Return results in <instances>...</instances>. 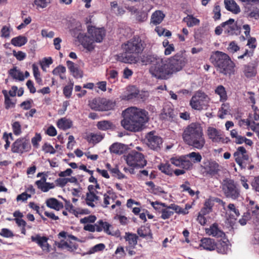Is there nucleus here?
Masks as SVG:
<instances>
[{
  "label": "nucleus",
  "mask_w": 259,
  "mask_h": 259,
  "mask_svg": "<svg viewBox=\"0 0 259 259\" xmlns=\"http://www.w3.org/2000/svg\"><path fill=\"white\" fill-rule=\"evenodd\" d=\"M123 119L121 121L123 127L129 131H141L149 120L148 112L144 109L131 107L124 110Z\"/></svg>",
  "instance_id": "f257e3e1"
},
{
  "label": "nucleus",
  "mask_w": 259,
  "mask_h": 259,
  "mask_svg": "<svg viewBox=\"0 0 259 259\" xmlns=\"http://www.w3.org/2000/svg\"><path fill=\"white\" fill-rule=\"evenodd\" d=\"M146 44L140 37L135 36L122 45L124 51L115 56L118 61L129 64H135L139 61V54L142 53Z\"/></svg>",
  "instance_id": "f03ea898"
},
{
  "label": "nucleus",
  "mask_w": 259,
  "mask_h": 259,
  "mask_svg": "<svg viewBox=\"0 0 259 259\" xmlns=\"http://www.w3.org/2000/svg\"><path fill=\"white\" fill-rule=\"evenodd\" d=\"M182 137L188 145L201 149L205 143L202 127L198 123H192L184 130Z\"/></svg>",
  "instance_id": "7ed1b4c3"
},
{
  "label": "nucleus",
  "mask_w": 259,
  "mask_h": 259,
  "mask_svg": "<svg viewBox=\"0 0 259 259\" xmlns=\"http://www.w3.org/2000/svg\"><path fill=\"white\" fill-rule=\"evenodd\" d=\"M187 63L186 58L182 55L177 54L168 60H163L162 69L154 72L159 79H166L172 73L181 70Z\"/></svg>",
  "instance_id": "20e7f679"
},
{
  "label": "nucleus",
  "mask_w": 259,
  "mask_h": 259,
  "mask_svg": "<svg viewBox=\"0 0 259 259\" xmlns=\"http://www.w3.org/2000/svg\"><path fill=\"white\" fill-rule=\"evenodd\" d=\"M210 59L220 73L229 76L234 74L235 64L226 53L216 51L211 55Z\"/></svg>",
  "instance_id": "39448f33"
},
{
  "label": "nucleus",
  "mask_w": 259,
  "mask_h": 259,
  "mask_svg": "<svg viewBox=\"0 0 259 259\" xmlns=\"http://www.w3.org/2000/svg\"><path fill=\"white\" fill-rule=\"evenodd\" d=\"M141 61L144 65L152 64L149 70L150 72L153 76L159 79V76L157 75L154 71L157 69L161 71L163 59L154 55L145 54L141 57Z\"/></svg>",
  "instance_id": "423d86ee"
},
{
  "label": "nucleus",
  "mask_w": 259,
  "mask_h": 259,
  "mask_svg": "<svg viewBox=\"0 0 259 259\" xmlns=\"http://www.w3.org/2000/svg\"><path fill=\"white\" fill-rule=\"evenodd\" d=\"M222 189L224 195L228 198L236 200L240 196V190L232 179L226 178L223 180Z\"/></svg>",
  "instance_id": "0eeeda50"
},
{
  "label": "nucleus",
  "mask_w": 259,
  "mask_h": 259,
  "mask_svg": "<svg viewBox=\"0 0 259 259\" xmlns=\"http://www.w3.org/2000/svg\"><path fill=\"white\" fill-rule=\"evenodd\" d=\"M209 98L204 93L197 91L190 100V105L195 110H206L209 106Z\"/></svg>",
  "instance_id": "6e6552de"
},
{
  "label": "nucleus",
  "mask_w": 259,
  "mask_h": 259,
  "mask_svg": "<svg viewBox=\"0 0 259 259\" xmlns=\"http://www.w3.org/2000/svg\"><path fill=\"white\" fill-rule=\"evenodd\" d=\"M124 159L128 165L136 168H141L147 164V161L143 154L136 151H132L124 156Z\"/></svg>",
  "instance_id": "1a4fd4ad"
},
{
  "label": "nucleus",
  "mask_w": 259,
  "mask_h": 259,
  "mask_svg": "<svg viewBox=\"0 0 259 259\" xmlns=\"http://www.w3.org/2000/svg\"><path fill=\"white\" fill-rule=\"evenodd\" d=\"M200 170L204 176H214L220 171L219 164L215 161L204 159L200 166Z\"/></svg>",
  "instance_id": "9d476101"
},
{
  "label": "nucleus",
  "mask_w": 259,
  "mask_h": 259,
  "mask_svg": "<svg viewBox=\"0 0 259 259\" xmlns=\"http://www.w3.org/2000/svg\"><path fill=\"white\" fill-rule=\"evenodd\" d=\"M146 144L152 150L158 151L161 149L163 141L162 138L155 134L154 131L148 133L146 136Z\"/></svg>",
  "instance_id": "9b49d317"
},
{
  "label": "nucleus",
  "mask_w": 259,
  "mask_h": 259,
  "mask_svg": "<svg viewBox=\"0 0 259 259\" xmlns=\"http://www.w3.org/2000/svg\"><path fill=\"white\" fill-rule=\"evenodd\" d=\"M30 148L29 140L25 137L17 139L13 144L12 151L14 153H23L28 151Z\"/></svg>",
  "instance_id": "f8f14e48"
},
{
  "label": "nucleus",
  "mask_w": 259,
  "mask_h": 259,
  "mask_svg": "<svg viewBox=\"0 0 259 259\" xmlns=\"http://www.w3.org/2000/svg\"><path fill=\"white\" fill-rule=\"evenodd\" d=\"M235 161L241 168H244L246 165L244 161H249V157L247 154V151L243 147H239L236 151L234 153Z\"/></svg>",
  "instance_id": "ddd939ff"
},
{
  "label": "nucleus",
  "mask_w": 259,
  "mask_h": 259,
  "mask_svg": "<svg viewBox=\"0 0 259 259\" xmlns=\"http://www.w3.org/2000/svg\"><path fill=\"white\" fill-rule=\"evenodd\" d=\"M207 134L210 139L213 142H222L223 143H227L230 141L228 138H224L222 137L221 132L213 127H208L207 130Z\"/></svg>",
  "instance_id": "4468645a"
},
{
  "label": "nucleus",
  "mask_w": 259,
  "mask_h": 259,
  "mask_svg": "<svg viewBox=\"0 0 259 259\" xmlns=\"http://www.w3.org/2000/svg\"><path fill=\"white\" fill-rule=\"evenodd\" d=\"M32 242L36 243L42 250L46 252L50 251L51 246L48 243V238L46 236H41L39 234H36L31 237Z\"/></svg>",
  "instance_id": "2eb2a0df"
},
{
  "label": "nucleus",
  "mask_w": 259,
  "mask_h": 259,
  "mask_svg": "<svg viewBox=\"0 0 259 259\" xmlns=\"http://www.w3.org/2000/svg\"><path fill=\"white\" fill-rule=\"evenodd\" d=\"M222 26L224 29L225 33L229 35L236 33L240 29L235 23L234 19L230 18L228 21L222 23Z\"/></svg>",
  "instance_id": "dca6fc26"
},
{
  "label": "nucleus",
  "mask_w": 259,
  "mask_h": 259,
  "mask_svg": "<svg viewBox=\"0 0 259 259\" xmlns=\"http://www.w3.org/2000/svg\"><path fill=\"white\" fill-rule=\"evenodd\" d=\"M88 32L94 41L100 42L105 35L103 28H97L95 27H88Z\"/></svg>",
  "instance_id": "f3484780"
},
{
  "label": "nucleus",
  "mask_w": 259,
  "mask_h": 259,
  "mask_svg": "<svg viewBox=\"0 0 259 259\" xmlns=\"http://www.w3.org/2000/svg\"><path fill=\"white\" fill-rule=\"evenodd\" d=\"M77 38L83 47L89 51H91L94 48L93 45L94 40L91 36H87L80 33L77 36Z\"/></svg>",
  "instance_id": "a211bd4d"
},
{
  "label": "nucleus",
  "mask_w": 259,
  "mask_h": 259,
  "mask_svg": "<svg viewBox=\"0 0 259 259\" xmlns=\"http://www.w3.org/2000/svg\"><path fill=\"white\" fill-rule=\"evenodd\" d=\"M206 232L209 235L217 238H223L225 236V234L219 228L217 224H213L209 228L206 229Z\"/></svg>",
  "instance_id": "6ab92c4d"
},
{
  "label": "nucleus",
  "mask_w": 259,
  "mask_h": 259,
  "mask_svg": "<svg viewBox=\"0 0 259 259\" xmlns=\"http://www.w3.org/2000/svg\"><path fill=\"white\" fill-rule=\"evenodd\" d=\"M46 180V178L44 176L40 180L35 182L38 188L45 192H48L50 189L54 187V185L53 183H47Z\"/></svg>",
  "instance_id": "aec40b11"
},
{
  "label": "nucleus",
  "mask_w": 259,
  "mask_h": 259,
  "mask_svg": "<svg viewBox=\"0 0 259 259\" xmlns=\"http://www.w3.org/2000/svg\"><path fill=\"white\" fill-rule=\"evenodd\" d=\"M204 249L212 251L214 250L216 248V243L214 240L209 238H203L201 240V244L200 245Z\"/></svg>",
  "instance_id": "412c9836"
},
{
  "label": "nucleus",
  "mask_w": 259,
  "mask_h": 259,
  "mask_svg": "<svg viewBox=\"0 0 259 259\" xmlns=\"http://www.w3.org/2000/svg\"><path fill=\"white\" fill-rule=\"evenodd\" d=\"M127 149L126 145L118 143L113 144L109 148L110 152L118 155L124 153Z\"/></svg>",
  "instance_id": "4be33fe9"
},
{
  "label": "nucleus",
  "mask_w": 259,
  "mask_h": 259,
  "mask_svg": "<svg viewBox=\"0 0 259 259\" xmlns=\"http://www.w3.org/2000/svg\"><path fill=\"white\" fill-rule=\"evenodd\" d=\"M46 203L48 207L56 210L58 211L63 208V203L54 198H51L47 199Z\"/></svg>",
  "instance_id": "5701e85b"
},
{
  "label": "nucleus",
  "mask_w": 259,
  "mask_h": 259,
  "mask_svg": "<svg viewBox=\"0 0 259 259\" xmlns=\"http://www.w3.org/2000/svg\"><path fill=\"white\" fill-rule=\"evenodd\" d=\"M224 3L226 8L234 14L240 12V8L234 0H225Z\"/></svg>",
  "instance_id": "b1692460"
},
{
  "label": "nucleus",
  "mask_w": 259,
  "mask_h": 259,
  "mask_svg": "<svg viewBox=\"0 0 259 259\" xmlns=\"http://www.w3.org/2000/svg\"><path fill=\"white\" fill-rule=\"evenodd\" d=\"M165 15L161 11H156L151 16V23L154 25L160 24L163 20Z\"/></svg>",
  "instance_id": "393cba45"
},
{
  "label": "nucleus",
  "mask_w": 259,
  "mask_h": 259,
  "mask_svg": "<svg viewBox=\"0 0 259 259\" xmlns=\"http://www.w3.org/2000/svg\"><path fill=\"white\" fill-rule=\"evenodd\" d=\"M99 200V197L96 195L94 192H87L86 194L85 201L89 206L93 208L95 207L94 202Z\"/></svg>",
  "instance_id": "a878e982"
},
{
  "label": "nucleus",
  "mask_w": 259,
  "mask_h": 259,
  "mask_svg": "<svg viewBox=\"0 0 259 259\" xmlns=\"http://www.w3.org/2000/svg\"><path fill=\"white\" fill-rule=\"evenodd\" d=\"M101 111L112 109L115 106V102L106 98H101Z\"/></svg>",
  "instance_id": "bb28decb"
},
{
  "label": "nucleus",
  "mask_w": 259,
  "mask_h": 259,
  "mask_svg": "<svg viewBox=\"0 0 259 259\" xmlns=\"http://www.w3.org/2000/svg\"><path fill=\"white\" fill-rule=\"evenodd\" d=\"M243 73L246 77L250 78L256 75V69L252 65H245L244 66Z\"/></svg>",
  "instance_id": "cd10ccee"
},
{
  "label": "nucleus",
  "mask_w": 259,
  "mask_h": 259,
  "mask_svg": "<svg viewBox=\"0 0 259 259\" xmlns=\"http://www.w3.org/2000/svg\"><path fill=\"white\" fill-rule=\"evenodd\" d=\"M57 126L59 128L65 130L71 127L72 122L68 119L62 118L58 121Z\"/></svg>",
  "instance_id": "c85d7f7f"
},
{
  "label": "nucleus",
  "mask_w": 259,
  "mask_h": 259,
  "mask_svg": "<svg viewBox=\"0 0 259 259\" xmlns=\"http://www.w3.org/2000/svg\"><path fill=\"white\" fill-rule=\"evenodd\" d=\"M124 238L126 241L128 242L129 246L134 248L137 244L138 236L135 234L130 233H126Z\"/></svg>",
  "instance_id": "c756f323"
},
{
  "label": "nucleus",
  "mask_w": 259,
  "mask_h": 259,
  "mask_svg": "<svg viewBox=\"0 0 259 259\" xmlns=\"http://www.w3.org/2000/svg\"><path fill=\"white\" fill-rule=\"evenodd\" d=\"M27 41L25 36L19 35L12 39L11 44L16 47H21L24 45Z\"/></svg>",
  "instance_id": "7c9ffc66"
},
{
  "label": "nucleus",
  "mask_w": 259,
  "mask_h": 259,
  "mask_svg": "<svg viewBox=\"0 0 259 259\" xmlns=\"http://www.w3.org/2000/svg\"><path fill=\"white\" fill-rule=\"evenodd\" d=\"M97 126L99 130L106 131L114 127L113 124L108 120H102L97 123Z\"/></svg>",
  "instance_id": "2f4dec72"
},
{
  "label": "nucleus",
  "mask_w": 259,
  "mask_h": 259,
  "mask_svg": "<svg viewBox=\"0 0 259 259\" xmlns=\"http://www.w3.org/2000/svg\"><path fill=\"white\" fill-rule=\"evenodd\" d=\"M58 247L62 249H66L68 251H72L76 249V246L75 244L69 243L64 240H61L58 244Z\"/></svg>",
  "instance_id": "473e14b6"
},
{
  "label": "nucleus",
  "mask_w": 259,
  "mask_h": 259,
  "mask_svg": "<svg viewBox=\"0 0 259 259\" xmlns=\"http://www.w3.org/2000/svg\"><path fill=\"white\" fill-rule=\"evenodd\" d=\"M183 21L186 23L188 27H193L195 25H198L200 22L199 19L190 15H188L186 17H185L183 19Z\"/></svg>",
  "instance_id": "72a5a7b5"
},
{
  "label": "nucleus",
  "mask_w": 259,
  "mask_h": 259,
  "mask_svg": "<svg viewBox=\"0 0 259 259\" xmlns=\"http://www.w3.org/2000/svg\"><path fill=\"white\" fill-rule=\"evenodd\" d=\"M215 93L220 96L221 101H225L227 99L225 88L222 85H219L215 90Z\"/></svg>",
  "instance_id": "f704fd0d"
},
{
  "label": "nucleus",
  "mask_w": 259,
  "mask_h": 259,
  "mask_svg": "<svg viewBox=\"0 0 259 259\" xmlns=\"http://www.w3.org/2000/svg\"><path fill=\"white\" fill-rule=\"evenodd\" d=\"M213 205L212 200L208 199L206 200L204 207L201 209V214H206L211 211L212 207Z\"/></svg>",
  "instance_id": "c9c22d12"
},
{
  "label": "nucleus",
  "mask_w": 259,
  "mask_h": 259,
  "mask_svg": "<svg viewBox=\"0 0 259 259\" xmlns=\"http://www.w3.org/2000/svg\"><path fill=\"white\" fill-rule=\"evenodd\" d=\"M10 75L14 79H18L22 81L24 79L23 73L19 70L17 69L16 67H14L9 71Z\"/></svg>",
  "instance_id": "e433bc0d"
},
{
  "label": "nucleus",
  "mask_w": 259,
  "mask_h": 259,
  "mask_svg": "<svg viewBox=\"0 0 259 259\" xmlns=\"http://www.w3.org/2000/svg\"><path fill=\"white\" fill-rule=\"evenodd\" d=\"M137 233L142 238L147 236H150V238H152V234L149 227L142 226L138 229Z\"/></svg>",
  "instance_id": "4c0bfd02"
},
{
  "label": "nucleus",
  "mask_w": 259,
  "mask_h": 259,
  "mask_svg": "<svg viewBox=\"0 0 259 259\" xmlns=\"http://www.w3.org/2000/svg\"><path fill=\"white\" fill-rule=\"evenodd\" d=\"M171 163L176 166H185V164L188 165V167H192V163L188 160H180L179 159L171 158Z\"/></svg>",
  "instance_id": "58836bf2"
},
{
  "label": "nucleus",
  "mask_w": 259,
  "mask_h": 259,
  "mask_svg": "<svg viewBox=\"0 0 259 259\" xmlns=\"http://www.w3.org/2000/svg\"><path fill=\"white\" fill-rule=\"evenodd\" d=\"M101 98H95L89 102V105L93 110L101 111Z\"/></svg>",
  "instance_id": "ea45409f"
},
{
  "label": "nucleus",
  "mask_w": 259,
  "mask_h": 259,
  "mask_svg": "<svg viewBox=\"0 0 259 259\" xmlns=\"http://www.w3.org/2000/svg\"><path fill=\"white\" fill-rule=\"evenodd\" d=\"M217 251L219 253L226 254L228 252L229 249V245L226 242L223 241L220 242L217 245H216V248Z\"/></svg>",
  "instance_id": "a19ab883"
},
{
  "label": "nucleus",
  "mask_w": 259,
  "mask_h": 259,
  "mask_svg": "<svg viewBox=\"0 0 259 259\" xmlns=\"http://www.w3.org/2000/svg\"><path fill=\"white\" fill-rule=\"evenodd\" d=\"M187 156L194 163L200 162L202 159V156L198 152H192L187 155Z\"/></svg>",
  "instance_id": "79ce46f5"
},
{
  "label": "nucleus",
  "mask_w": 259,
  "mask_h": 259,
  "mask_svg": "<svg viewBox=\"0 0 259 259\" xmlns=\"http://www.w3.org/2000/svg\"><path fill=\"white\" fill-rule=\"evenodd\" d=\"M159 169L163 173L172 176L173 174V170L171 167V165L169 163H165L164 164H161L159 166Z\"/></svg>",
  "instance_id": "37998d69"
},
{
  "label": "nucleus",
  "mask_w": 259,
  "mask_h": 259,
  "mask_svg": "<svg viewBox=\"0 0 259 259\" xmlns=\"http://www.w3.org/2000/svg\"><path fill=\"white\" fill-rule=\"evenodd\" d=\"M246 9H248L247 11H246L248 17L250 18H254L255 19H257L259 17V12L258 10L256 8H249L246 7Z\"/></svg>",
  "instance_id": "c03bdc74"
},
{
  "label": "nucleus",
  "mask_w": 259,
  "mask_h": 259,
  "mask_svg": "<svg viewBox=\"0 0 259 259\" xmlns=\"http://www.w3.org/2000/svg\"><path fill=\"white\" fill-rule=\"evenodd\" d=\"M83 229L85 231H88L91 232H94L95 231L97 232H101L102 231V228L96 223L94 225L91 224H87L83 227Z\"/></svg>",
  "instance_id": "a18cd8bd"
},
{
  "label": "nucleus",
  "mask_w": 259,
  "mask_h": 259,
  "mask_svg": "<svg viewBox=\"0 0 259 259\" xmlns=\"http://www.w3.org/2000/svg\"><path fill=\"white\" fill-rule=\"evenodd\" d=\"M103 138L102 136L100 134L92 133L88 137V141L90 143L95 144L101 141Z\"/></svg>",
  "instance_id": "49530a36"
},
{
  "label": "nucleus",
  "mask_w": 259,
  "mask_h": 259,
  "mask_svg": "<svg viewBox=\"0 0 259 259\" xmlns=\"http://www.w3.org/2000/svg\"><path fill=\"white\" fill-rule=\"evenodd\" d=\"M165 208L162 209L161 210V218L165 220L169 218L174 214V211L170 210V208H168V206L166 205Z\"/></svg>",
  "instance_id": "de8ad7c7"
},
{
  "label": "nucleus",
  "mask_w": 259,
  "mask_h": 259,
  "mask_svg": "<svg viewBox=\"0 0 259 259\" xmlns=\"http://www.w3.org/2000/svg\"><path fill=\"white\" fill-rule=\"evenodd\" d=\"M51 3L50 0H34V3L37 8H45Z\"/></svg>",
  "instance_id": "09e8293b"
},
{
  "label": "nucleus",
  "mask_w": 259,
  "mask_h": 259,
  "mask_svg": "<svg viewBox=\"0 0 259 259\" xmlns=\"http://www.w3.org/2000/svg\"><path fill=\"white\" fill-rule=\"evenodd\" d=\"M228 208L233 217H237L240 215L238 209H236L234 204L230 203L228 205Z\"/></svg>",
  "instance_id": "8fccbe9b"
},
{
  "label": "nucleus",
  "mask_w": 259,
  "mask_h": 259,
  "mask_svg": "<svg viewBox=\"0 0 259 259\" xmlns=\"http://www.w3.org/2000/svg\"><path fill=\"white\" fill-rule=\"evenodd\" d=\"M168 208L173 210H175L176 212L178 213L186 214L188 213L186 210H184L181 207L175 204H170L169 206H168Z\"/></svg>",
  "instance_id": "3c124183"
},
{
  "label": "nucleus",
  "mask_w": 259,
  "mask_h": 259,
  "mask_svg": "<svg viewBox=\"0 0 259 259\" xmlns=\"http://www.w3.org/2000/svg\"><path fill=\"white\" fill-rule=\"evenodd\" d=\"M220 113L219 115V117L223 119L224 118V116L229 114V111L228 110V106L227 104H223L220 110Z\"/></svg>",
  "instance_id": "603ef678"
},
{
  "label": "nucleus",
  "mask_w": 259,
  "mask_h": 259,
  "mask_svg": "<svg viewBox=\"0 0 259 259\" xmlns=\"http://www.w3.org/2000/svg\"><path fill=\"white\" fill-rule=\"evenodd\" d=\"M97 223L102 228V231L104 230L107 233L110 234L109 229L111 226L108 223L104 222L102 220H100Z\"/></svg>",
  "instance_id": "864d4df0"
},
{
  "label": "nucleus",
  "mask_w": 259,
  "mask_h": 259,
  "mask_svg": "<svg viewBox=\"0 0 259 259\" xmlns=\"http://www.w3.org/2000/svg\"><path fill=\"white\" fill-rule=\"evenodd\" d=\"M66 72V68L62 65H59L56 67L52 71V73L55 75H59L64 73Z\"/></svg>",
  "instance_id": "5fc2aeb1"
},
{
  "label": "nucleus",
  "mask_w": 259,
  "mask_h": 259,
  "mask_svg": "<svg viewBox=\"0 0 259 259\" xmlns=\"http://www.w3.org/2000/svg\"><path fill=\"white\" fill-rule=\"evenodd\" d=\"M0 235L6 238L12 237L14 236V234L9 229L4 228L0 231Z\"/></svg>",
  "instance_id": "6e6d98bb"
},
{
  "label": "nucleus",
  "mask_w": 259,
  "mask_h": 259,
  "mask_svg": "<svg viewBox=\"0 0 259 259\" xmlns=\"http://www.w3.org/2000/svg\"><path fill=\"white\" fill-rule=\"evenodd\" d=\"M12 128L14 134L16 135H19L21 133V125L18 121H15L12 124Z\"/></svg>",
  "instance_id": "4d7b16f0"
},
{
  "label": "nucleus",
  "mask_w": 259,
  "mask_h": 259,
  "mask_svg": "<svg viewBox=\"0 0 259 259\" xmlns=\"http://www.w3.org/2000/svg\"><path fill=\"white\" fill-rule=\"evenodd\" d=\"M96 220V217L95 215H91L80 219V222L82 224H86L87 223H94Z\"/></svg>",
  "instance_id": "13d9d810"
},
{
  "label": "nucleus",
  "mask_w": 259,
  "mask_h": 259,
  "mask_svg": "<svg viewBox=\"0 0 259 259\" xmlns=\"http://www.w3.org/2000/svg\"><path fill=\"white\" fill-rule=\"evenodd\" d=\"M41 140V136L39 134L36 133L35 136L32 138L31 143L34 147L37 148L38 147V142Z\"/></svg>",
  "instance_id": "bf43d9fd"
},
{
  "label": "nucleus",
  "mask_w": 259,
  "mask_h": 259,
  "mask_svg": "<svg viewBox=\"0 0 259 259\" xmlns=\"http://www.w3.org/2000/svg\"><path fill=\"white\" fill-rule=\"evenodd\" d=\"M42 150L46 153H50V154H55L56 150L54 149L53 147L47 143H45L42 146Z\"/></svg>",
  "instance_id": "052dcab7"
},
{
  "label": "nucleus",
  "mask_w": 259,
  "mask_h": 259,
  "mask_svg": "<svg viewBox=\"0 0 259 259\" xmlns=\"http://www.w3.org/2000/svg\"><path fill=\"white\" fill-rule=\"evenodd\" d=\"M10 28L8 26H4L3 27L1 30L2 37H9L10 34Z\"/></svg>",
  "instance_id": "680f3d73"
},
{
  "label": "nucleus",
  "mask_w": 259,
  "mask_h": 259,
  "mask_svg": "<svg viewBox=\"0 0 259 259\" xmlns=\"http://www.w3.org/2000/svg\"><path fill=\"white\" fill-rule=\"evenodd\" d=\"M214 13L213 18L215 20H219L221 17V8L220 6L215 5L213 10Z\"/></svg>",
  "instance_id": "e2e57ef3"
},
{
  "label": "nucleus",
  "mask_w": 259,
  "mask_h": 259,
  "mask_svg": "<svg viewBox=\"0 0 259 259\" xmlns=\"http://www.w3.org/2000/svg\"><path fill=\"white\" fill-rule=\"evenodd\" d=\"M105 245L103 243L98 244L92 247L90 252L91 253H95V252L101 251L105 248Z\"/></svg>",
  "instance_id": "0e129e2a"
},
{
  "label": "nucleus",
  "mask_w": 259,
  "mask_h": 259,
  "mask_svg": "<svg viewBox=\"0 0 259 259\" xmlns=\"http://www.w3.org/2000/svg\"><path fill=\"white\" fill-rule=\"evenodd\" d=\"M13 54L19 61L24 60L26 57L25 53L22 51L16 52V51H13Z\"/></svg>",
  "instance_id": "69168bd1"
},
{
  "label": "nucleus",
  "mask_w": 259,
  "mask_h": 259,
  "mask_svg": "<svg viewBox=\"0 0 259 259\" xmlns=\"http://www.w3.org/2000/svg\"><path fill=\"white\" fill-rule=\"evenodd\" d=\"M73 84L66 85L63 89V93L67 98H69L71 95Z\"/></svg>",
  "instance_id": "338daca9"
},
{
  "label": "nucleus",
  "mask_w": 259,
  "mask_h": 259,
  "mask_svg": "<svg viewBox=\"0 0 259 259\" xmlns=\"http://www.w3.org/2000/svg\"><path fill=\"white\" fill-rule=\"evenodd\" d=\"M5 104L6 108L8 109L10 108L14 107L15 105V103L13 102L10 97H8L5 99Z\"/></svg>",
  "instance_id": "774afa93"
}]
</instances>
